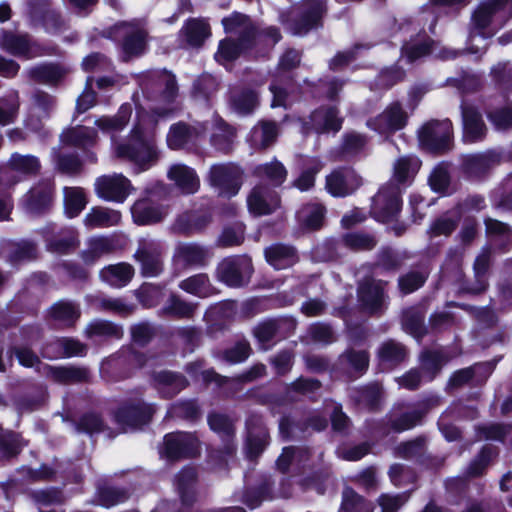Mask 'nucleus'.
Returning a JSON list of instances; mask_svg holds the SVG:
<instances>
[{"label": "nucleus", "instance_id": "46", "mask_svg": "<svg viewBox=\"0 0 512 512\" xmlns=\"http://www.w3.org/2000/svg\"><path fill=\"white\" fill-rule=\"evenodd\" d=\"M265 257L276 270L286 269L297 262L294 248L283 244H274L268 247L265 250Z\"/></svg>", "mask_w": 512, "mask_h": 512}, {"label": "nucleus", "instance_id": "47", "mask_svg": "<svg viewBox=\"0 0 512 512\" xmlns=\"http://www.w3.org/2000/svg\"><path fill=\"white\" fill-rule=\"evenodd\" d=\"M196 308V303L186 301L179 295L172 293L161 308L160 315L176 319H190Z\"/></svg>", "mask_w": 512, "mask_h": 512}, {"label": "nucleus", "instance_id": "28", "mask_svg": "<svg viewBox=\"0 0 512 512\" xmlns=\"http://www.w3.org/2000/svg\"><path fill=\"white\" fill-rule=\"evenodd\" d=\"M362 183L360 176L350 168L333 171L326 178L327 191L336 197H345L353 193Z\"/></svg>", "mask_w": 512, "mask_h": 512}, {"label": "nucleus", "instance_id": "7", "mask_svg": "<svg viewBox=\"0 0 512 512\" xmlns=\"http://www.w3.org/2000/svg\"><path fill=\"white\" fill-rule=\"evenodd\" d=\"M325 12L326 5L322 0H304L299 6L293 7L291 10V21L281 16V22L286 25L292 34L304 35L312 28L321 25Z\"/></svg>", "mask_w": 512, "mask_h": 512}, {"label": "nucleus", "instance_id": "16", "mask_svg": "<svg viewBox=\"0 0 512 512\" xmlns=\"http://www.w3.org/2000/svg\"><path fill=\"white\" fill-rule=\"evenodd\" d=\"M163 245L160 241L143 238L134 254V258L141 264V272L145 277H156L163 270Z\"/></svg>", "mask_w": 512, "mask_h": 512}, {"label": "nucleus", "instance_id": "31", "mask_svg": "<svg viewBox=\"0 0 512 512\" xmlns=\"http://www.w3.org/2000/svg\"><path fill=\"white\" fill-rule=\"evenodd\" d=\"M167 213V209L154 202L151 197L139 199L131 207L132 219L137 225L158 223L166 217Z\"/></svg>", "mask_w": 512, "mask_h": 512}, {"label": "nucleus", "instance_id": "55", "mask_svg": "<svg viewBox=\"0 0 512 512\" xmlns=\"http://www.w3.org/2000/svg\"><path fill=\"white\" fill-rule=\"evenodd\" d=\"M323 164L318 158L307 157L303 159V168L300 176L293 182V186L300 191H307L314 186L315 175L322 169Z\"/></svg>", "mask_w": 512, "mask_h": 512}, {"label": "nucleus", "instance_id": "30", "mask_svg": "<svg viewBox=\"0 0 512 512\" xmlns=\"http://www.w3.org/2000/svg\"><path fill=\"white\" fill-rule=\"evenodd\" d=\"M211 257L210 250L197 243H179L173 255L176 266L201 267Z\"/></svg>", "mask_w": 512, "mask_h": 512}, {"label": "nucleus", "instance_id": "64", "mask_svg": "<svg viewBox=\"0 0 512 512\" xmlns=\"http://www.w3.org/2000/svg\"><path fill=\"white\" fill-rule=\"evenodd\" d=\"M339 512H373V506L353 489L345 488Z\"/></svg>", "mask_w": 512, "mask_h": 512}, {"label": "nucleus", "instance_id": "20", "mask_svg": "<svg viewBox=\"0 0 512 512\" xmlns=\"http://www.w3.org/2000/svg\"><path fill=\"white\" fill-rule=\"evenodd\" d=\"M152 357H145L144 355L132 350L127 349L121 351L120 354L108 358L101 364L100 373L102 377L108 381H117L127 377L129 374L124 372L119 375H114V371L122 368L124 365L143 367L152 361Z\"/></svg>", "mask_w": 512, "mask_h": 512}, {"label": "nucleus", "instance_id": "5", "mask_svg": "<svg viewBox=\"0 0 512 512\" xmlns=\"http://www.w3.org/2000/svg\"><path fill=\"white\" fill-rule=\"evenodd\" d=\"M394 37L402 42L401 57L412 63L426 55H433L443 60L456 58L461 51L439 47V43L432 40L419 23L404 19L397 24Z\"/></svg>", "mask_w": 512, "mask_h": 512}, {"label": "nucleus", "instance_id": "51", "mask_svg": "<svg viewBox=\"0 0 512 512\" xmlns=\"http://www.w3.org/2000/svg\"><path fill=\"white\" fill-rule=\"evenodd\" d=\"M88 304L97 311H106L126 315L132 312V305L127 304L121 298H110L102 295H88Z\"/></svg>", "mask_w": 512, "mask_h": 512}, {"label": "nucleus", "instance_id": "43", "mask_svg": "<svg viewBox=\"0 0 512 512\" xmlns=\"http://www.w3.org/2000/svg\"><path fill=\"white\" fill-rule=\"evenodd\" d=\"M453 355L447 349L426 350L420 356L421 367L431 381Z\"/></svg>", "mask_w": 512, "mask_h": 512}, {"label": "nucleus", "instance_id": "12", "mask_svg": "<svg viewBox=\"0 0 512 512\" xmlns=\"http://www.w3.org/2000/svg\"><path fill=\"white\" fill-rule=\"evenodd\" d=\"M199 452V440L194 434L188 432L166 434L159 449L160 456L168 460L195 457Z\"/></svg>", "mask_w": 512, "mask_h": 512}, {"label": "nucleus", "instance_id": "58", "mask_svg": "<svg viewBox=\"0 0 512 512\" xmlns=\"http://www.w3.org/2000/svg\"><path fill=\"white\" fill-rule=\"evenodd\" d=\"M8 167L22 175L33 176L39 172L41 164L34 155L13 153L8 161Z\"/></svg>", "mask_w": 512, "mask_h": 512}, {"label": "nucleus", "instance_id": "37", "mask_svg": "<svg viewBox=\"0 0 512 512\" xmlns=\"http://www.w3.org/2000/svg\"><path fill=\"white\" fill-rule=\"evenodd\" d=\"M208 424L214 432H216L225 444V454L227 456L233 455L235 452V445L233 442L234 437V424L232 419L228 416L212 413L208 416Z\"/></svg>", "mask_w": 512, "mask_h": 512}, {"label": "nucleus", "instance_id": "40", "mask_svg": "<svg viewBox=\"0 0 512 512\" xmlns=\"http://www.w3.org/2000/svg\"><path fill=\"white\" fill-rule=\"evenodd\" d=\"M61 142L85 150L96 144L97 132L89 127L76 126L63 131Z\"/></svg>", "mask_w": 512, "mask_h": 512}, {"label": "nucleus", "instance_id": "32", "mask_svg": "<svg viewBox=\"0 0 512 512\" xmlns=\"http://www.w3.org/2000/svg\"><path fill=\"white\" fill-rule=\"evenodd\" d=\"M43 234L47 248L52 252L65 253L79 242L76 231L71 227L57 230L56 225L49 224L44 228Z\"/></svg>", "mask_w": 512, "mask_h": 512}, {"label": "nucleus", "instance_id": "60", "mask_svg": "<svg viewBox=\"0 0 512 512\" xmlns=\"http://www.w3.org/2000/svg\"><path fill=\"white\" fill-rule=\"evenodd\" d=\"M492 370H493V366L491 363H479V364H475L472 367L458 370L451 376V378L448 382V387L449 388L459 387L462 384L468 382L473 377L478 376V375L486 378V377H488V375L491 374Z\"/></svg>", "mask_w": 512, "mask_h": 512}, {"label": "nucleus", "instance_id": "18", "mask_svg": "<svg viewBox=\"0 0 512 512\" xmlns=\"http://www.w3.org/2000/svg\"><path fill=\"white\" fill-rule=\"evenodd\" d=\"M210 132V144L218 152L228 154L232 151L237 132L236 128L228 124L217 113L213 112L210 119L202 122Z\"/></svg>", "mask_w": 512, "mask_h": 512}, {"label": "nucleus", "instance_id": "44", "mask_svg": "<svg viewBox=\"0 0 512 512\" xmlns=\"http://www.w3.org/2000/svg\"><path fill=\"white\" fill-rule=\"evenodd\" d=\"M377 357L382 370L391 369L404 361L406 349L401 343L388 340L379 347Z\"/></svg>", "mask_w": 512, "mask_h": 512}, {"label": "nucleus", "instance_id": "4", "mask_svg": "<svg viewBox=\"0 0 512 512\" xmlns=\"http://www.w3.org/2000/svg\"><path fill=\"white\" fill-rule=\"evenodd\" d=\"M512 18V0H482L471 14L465 51L482 54L492 38Z\"/></svg>", "mask_w": 512, "mask_h": 512}, {"label": "nucleus", "instance_id": "38", "mask_svg": "<svg viewBox=\"0 0 512 512\" xmlns=\"http://www.w3.org/2000/svg\"><path fill=\"white\" fill-rule=\"evenodd\" d=\"M134 276V268L126 262L108 265L100 271L103 282L114 288L125 287Z\"/></svg>", "mask_w": 512, "mask_h": 512}, {"label": "nucleus", "instance_id": "49", "mask_svg": "<svg viewBox=\"0 0 512 512\" xmlns=\"http://www.w3.org/2000/svg\"><path fill=\"white\" fill-rule=\"evenodd\" d=\"M253 173L257 178L267 180L274 187L281 186L288 174L285 166L276 158L271 162L256 166Z\"/></svg>", "mask_w": 512, "mask_h": 512}, {"label": "nucleus", "instance_id": "59", "mask_svg": "<svg viewBox=\"0 0 512 512\" xmlns=\"http://www.w3.org/2000/svg\"><path fill=\"white\" fill-rule=\"evenodd\" d=\"M280 327V320L266 319L257 324L253 329V335L256 338L260 349L268 350L273 345L274 337Z\"/></svg>", "mask_w": 512, "mask_h": 512}, {"label": "nucleus", "instance_id": "45", "mask_svg": "<svg viewBox=\"0 0 512 512\" xmlns=\"http://www.w3.org/2000/svg\"><path fill=\"white\" fill-rule=\"evenodd\" d=\"M278 136V127L274 122L261 121L255 125L248 137V141L255 149H264L275 142Z\"/></svg>", "mask_w": 512, "mask_h": 512}, {"label": "nucleus", "instance_id": "61", "mask_svg": "<svg viewBox=\"0 0 512 512\" xmlns=\"http://www.w3.org/2000/svg\"><path fill=\"white\" fill-rule=\"evenodd\" d=\"M87 204L86 194L82 188L64 189V208L69 218L78 216Z\"/></svg>", "mask_w": 512, "mask_h": 512}, {"label": "nucleus", "instance_id": "25", "mask_svg": "<svg viewBox=\"0 0 512 512\" xmlns=\"http://www.w3.org/2000/svg\"><path fill=\"white\" fill-rule=\"evenodd\" d=\"M463 141L473 144L481 142L486 137L487 127L479 110L462 101L461 103Z\"/></svg>", "mask_w": 512, "mask_h": 512}, {"label": "nucleus", "instance_id": "62", "mask_svg": "<svg viewBox=\"0 0 512 512\" xmlns=\"http://www.w3.org/2000/svg\"><path fill=\"white\" fill-rule=\"evenodd\" d=\"M66 73L65 69L55 64H41L31 68L29 77L45 84H56Z\"/></svg>", "mask_w": 512, "mask_h": 512}, {"label": "nucleus", "instance_id": "3", "mask_svg": "<svg viewBox=\"0 0 512 512\" xmlns=\"http://www.w3.org/2000/svg\"><path fill=\"white\" fill-rule=\"evenodd\" d=\"M420 166V159L414 155L401 156L394 162L391 180L379 189L372 200L371 214L377 221L385 223L398 215L402 206V190L412 184Z\"/></svg>", "mask_w": 512, "mask_h": 512}, {"label": "nucleus", "instance_id": "41", "mask_svg": "<svg viewBox=\"0 0 512 512\" xmlns=\"http://www.w3.org/2000/svg\"><path fill=\"white\" fill-rule=\"evenodd\" d=\"M154 385L163 397L171 398L186 387L187 381L180 374L160 371L154 375Z\"/></svg>", "mask_w": 512, "mask_h": 512}, {"label": "nucleus", "instance_id": "24", "mask_svg": "<svg viewBox=\"0 0 512 512\" xmlns=\"http://www.w3.org/2000/svg\"><path fill=\"white\" fill-rule=\"evenodd\" d=\"M342 127V118L338 116V111L334 107H321L309 117L308 121L303 123V133L315 132L317 134L336 133Z\"/></svg>", "mask_w": 512, "mask_h": 512}, {"label": "nucleus", "instance_id": "35", "mask_svg": "<svg viewBox=\"0 0 512 512\" xmlns=\"http://www.w3.org/2000/svg\"><path fill=\"white\" fill-rule=\"evenodd\" d=\"M85 352V346L77 340L62 338L57 339L42 349V356L48 359L80 356Z\"/></svg>", "mask_w": 512, "mask_h": 512}, {"label": "nucleus", "instance_id": "29", "mask_svg": "<svg viewBox=\"0 0 512 512\" xmlns=\"http://www.w3.org/2000/svg\"><path fill=\"white\" fill-rule=\"evenodd\" d=\"M437 401L435 399L422 402L417 409L412 411H404L400 405L395 406L388 417L390 429L394 432H403L415 427L420 423L428 407Z\"/></svg>", "mask_w": 512, "mask_h": 512}, {"label": "nucleus", "instance_id": "26", "mask_svg": "<svg viewBox=\"0 0 512 512\" xmlns=\"http://www.w3.org/2000/svg\"><path fill=\"white\" fill-rule=\"evenodd\" d=\"M502 156L496 150L467 154L462 157L464 172L471 178H481L501 163Z\"/></svg>", "mask_w": 512, "mask_h": 512}, {"label": "nucleus", "instance_id": "11", "mask_svg": "<svg viewBox=\"0 0 512 512\" xmlns=\"http://www.w3.org/2000/svg\"><path fill=\"white\" fill-rule=\"evenodd\" d=\"M453 125L449 119L432 120L425 123L418 131L420 145L431 152H443L450 148Z\"/></svg>", "mask_w": 512, "mask_h": 512}, {"label": "nucleus", "instance_id": "22", "mask_svg": "<svg viewBox=\"0 0 512 512\" xmlns=\"http://www.w3.org/2000/svg\"><path fill=\"white\" fill-rule=\"evenodd\" d=\"M249 212L254 216H262L273 213L280 206L278 193L264 184L253 187L247 197Z\"/></svg>", "mask_w": 512, "mask_h": 512}, {"label": "nucleus", "instance_id": "14", "mask_svg": "<svg viewBox=\"0 0 512 512\" xmlns=\"http://www.w3.org/2000/svg\"><path fill=\"white\" fill-rule=\"evenodd\" d=\"M409 115L399 102L389 104L381 114L367 121L369 129L380 135H391L402 130L407 122Z\"/></svg>", "mask_w": 512, "mask_h": 512}, {"label": "nucleus", "instance_id": "27", "mask_svg": "<svg viewBox=\"0 0 512 512\" xmlns=\"http://www.w3.org/2000/svg\"><path fill=\"white\" fill-rule=\"evenodd\" d=\"M384 283L367 278L360 282L358 287V298L365 310L370 313L382 312L386 305Z\"/></svg>", "mask_w": 512, "mask_h": 512}, {"label": "nucleus", "instance_id": "56", "mask_svg": "<svg viewBox=\"0 0 512 512\" xmlns=\"http://www.w3.org/2000/svg\"><path fill=\"white\" fill-rule=\"evenodd\" d=\"M324 215V206L319 203H311L303 206L297 212V219L307 229H318L322 226Z\"/></svg>", "mask_w": 512, "mask_h": 512}, {"label": "nucleus", "instance_id": "39", "mask_svg": "<svg viewBox=\"0 0 512 512\" xmlns=\"http://www.w3.org/2000/svg\"><path fill=\"white\" fill-rule=\"evenodd\" d=\"M178 287L184 292L198 298H208L218 294L217 288L213 286L205 273L192 275L179 282Z\"/></svg>", "mask_w": 512, "mask_h": 512}, {"label": "nucleus", "instance_id": "1", "mask_svg": "<svg viewBox=\"0 0 512 512\" xmlns=\"http://www.w3.org/2000/svg\"><path fill=\"white\" fill-rule=\"evenodd\" d=\"M133 102L136 108V120L126 139H118L117 134L125 129L131 115L132 106L124 103L114 116H102L95 120L96 127L111 138L113 154L120 159L133 163L138 171L148 170L159 159V150L153 136L144 131L148 116L140 102L139 93H134Z\"/></svg>", "mask_w": 512, "mask_h": 512}, {"label": "nucleus", "instance_id": "21", "mask_svg": "<svg viewBox=\"0 0 512 512\" xmlns=\"http://www.w3.org/2000/svg\"><path fill=\"white\" fill-rule=\"evenodd\" d=\"M115 35L122 37L126 57L138 56L145 51L147 33L140 22H122L115 26Z\"/></svg>", "mask_w": 512, "mask_h": 512}, {"label": "nucleus", "instance_id": "23", "mask_svg": "<svg viewBox=\"0 0 512 512\" xmlns=\"http://www.w3.org/2000/svg\"><path fill=\"white\" fill-rule=\"evenodd\" d=\"M0 47L6 52L25 59L39 57L45 54L44 49L37 43L31 42L27 35L5 31L0 38Z\"/></svg>", "mask_w": 512, "mask_h": 512}, {"label": "nucleus", "instance_id": "36", "mask_svg": "<svg viewBox=\"0 0 512 512\" xmlns=\"http://www.w3.org/2000/svg\"><path fill=\"white\" fill-rule=\"evenodd\" d=\"M486 235L494 248L506 250L512 245V228L493 218L485 219Z\"/></svg>", "mask_w": 512, "mask_h": 512}, {"label": "nucleus", "instance_id": "63", "mask_svg": "<svg viewBox=\"0 0 512 512\" xmlns=\"http://www.w3.org/2000/svg\"><path fill=\"white\" fill-rule=\"evenodd\" d=\"M209 222L206 215L186 212L180 215L174 223V230L184 234H191L202 230Z\"/></svg>", "mask_w": 512, "mask_h": 512}, {"label": "nucleus", "instance_id": "8", "mask_svg": "<svg viewBox=\"0 0 512 512\" xmlns=\"http://www.w3.org/2000/svg\"><path fill=\"white\" fill-rule=\"evenodd\" d=\"M15 356L19 363L28 368L35 367L37 371L50 376L52 379L58 382H81L87 380L89 372L86 368L77 367H52L43 366L37 357L29 348H16Z\"/></svg>", "mask_w": 512, "mask_h": 512}, {"label": "nucleus", "instance_id": "2", "mask_svg": "<svg viewBox=\"0 0 512 512\" xmlns=\"http://www.w3.org/2000/svg\"><path fill=\"white\" fill-rule=\"evenodd\" d=\"M226 33L237 36V42L225 39L220 42L215 59L222 65L235 60L243 51L250 49L253 45L264 43L273 47L280 39L281 34L275 27H267L258 30L249 17L241 13H233L222 20Z\"/></svg>", "mask_w": 512, "mask_h": 512}, {"label": "nucleus", "instance_id": "9", "mask_svg": "<svg viewBox=\"0 0 512 512\" xmlns=\"http://www.w3.org/2000/svg\"><path fill=\"white\" fill-rule=\"evenodd\" d=\"M252 273V261L246 255L226 257L216 268L217 280L231 288L246 286L251 279Z\"/></svg>", "mask_w": 512, "mask_h": 512}, {"label": "nucleus", "instance_id": "34", "mask_svg": "<svg viewBox=\"0 0 512 512\" xmlns=\"http://www.w3.org/2000/svg\"><path fill=\"white\" fill-rule=\"evenodd\" d=\"M246 454L250 459L259 456L268 444V431L260 418L251 417L247 421Z\"/></svg>", "mask_w": 512, "mask_h": 512}, {"label": "nucleus", "instance_id": "17", "mask_svg": "<svg viewBox=\"0 0 512 512\" xmlns=\"http://www.w3.org/2000/svg\"><path fill=\"white\" fill-rule=\"evenodd\" d=\"M152 405L141 400L123 404L115 413V420L124 432L147 424L154 414Z\"/></svg>", "mask_w": 512, "mask_h": 512}, {"label": "nucleus", "instance_id": "19", "mask_svg": "<svg viewBox=\"0 0 512 512\" xmlns=\"http://www.w3.org/2000/svg\"><path fill=\"white\" fill-rule=\"evenodd\" d=\"M207 132V127L202 122L193 125L178 122L173 124L167 134V145L172 150L191 149L195 147L199 139Z\"/></svg>", "mask_w": 512, "mask_h": 512}, {"label": "nucleus", "instance_id": "54", "mask_svg": "<svg viewBox=\"0 0 512 512\" xmlns=\"http://www.w3.org/2000/svg\"><path fill=\"white\" fill-rule=\"evenodd\" d=\"M232 109L241 115L251 113L258 104V96L251 89H234L231 95Z\"/></svg>", "mask_w": 512, "mask_h": 512}, {"label": "nucleus", "instance_id": "15", "mask_svg": "<svg viewBox=\"0 0 512 512\" xmlns=\"http://www.w3.org/2000/svg\"><path fill=\"white\" fill-rule=\"evenodd\" d=\"M133 190L130 180L123 174L103 175L95 181L97 196L105 201L123 203Z\"/></svg>", "mask_w": 512, "mask_h": 512}, {"label": "nucleus", "instance_id": "53", "mask_svg": "<svg viewBox=\"0 0 512 512\" xmlns=\"http://www.w3.org/2000/svg\"><path fill=\"white\" fill-rule=\"evenodd\" d=\"M80 309L71 301L61 300L50 309V316L63 326L73 325L80 317Z\"/></svg>", "mask_w": 512, "mask_h": 512}, {"label": "nucleus", "instance_id": "10", "mask_svg": "<svg viewBox=\"0 0 512 512\" xmlns=\"http://www.w3.org/2000/svg\"><path fill=\"white\" fill-rule=\"evenodd\" d=\"M208 180L219 196L231 198L242 186L243 171L234 163L215 164L209 170Z\"/></svg>", "mask_w": 512, "mask_h": 512}, {"label": "nucleus", "instance_id": "6", "mask_svg": "<svg viewBox=\"0 0 512 512\" xmlns=\"http://www.w3.org/2000/svg\"><path fill=\"white\" fill-rule=\"evenodd\" d=\"M139 86L143 97L152 100L159 96L163 102V105L151 108L153 121L170 118L181 110V105L176 101L178 93L176 78L167 70H153L142 74Z\"/></svg>", "mask_w": 512, "mask_h": 512}, {"label": "nucleus", "instance_id": "48", "mask_svg": "<svg viewBox=\"0 0 512 512\" xmlns=\"http://www.w3.org/2000/svg\"><path fill=\"white\" fill-rule=\"evenodd\" d=\"M114 249L115 243L112 237L94 236L87 240V248L82 252V259L86 264H93Z\"/></svg>", "mask_w": 512, "mask_h": 512}, {"label": "nucleus", "instance_id": "33", "mask_svg": "<svg viewBox=\"0 0 512 512\" xmlns=\"http://www.w3.org/2000/svg\"><path fill=\"white\" fill-rule=\"evenodd\" d=\"M167 177L183 194H194L200 187L195 170L182 163L171 165L167 171Z\"/></svg>", "mask_w": 512, "mask_h": 512}, {"label": "nucleus", "instance_id": "50", "mask_svg": "<svg viewBox=\"0 0 512 512\" xmlns=\"http://www.w3.org/2000/svg\"><path fill=\"white\" fill-rule=\"evenodd\" d=\"M196 470L194 467H184L176 476L174 485L183 504L188 505L194 499Z\"/></svg>", "mask_w": 512, "mask_h": 512}, {"label": "nucleus", "instance_id": "52", "mask_svg": "<svg viewBox=\"0 0 512 512\" xmlns=\"http://www.w3.org/2000/svg\"><path fill=\"white\" fill-rule=\"evenodd\" d=\"M461 213L458 209L448 211L436 218L428 229L429 237L439 236L448 237L457 227L460 221Z\"/></svg>", "mask_w": 512, "mask_h": 512}, {"label": "nucleus", "instance_id": "42", "mask_svg": "<svg viewBox=\"0 0 512 512\" xmlns=\"http://www.w3.org/2000/svg\"><path fill=\"white\" fill-rule=\"evenodd\" d=\"M120 221L119 211L106 207H94L86 214L84 225L89 229L107 228L118 225Z\"/></svg>", "mask_w": 512, "mask_h": 512}, {"label": "nucleus", "instance_id": "57", "mask_svg": "<svg viewBox=\"0 0 512 512\" xmlns=\"http://www.w3.org/2000/svg\"><path fill=\"white\" fill-rule=\"evenodd\" d=\"M494 207L512 210V171L507 173L491 194Z\"/></svg>", "mask_w": 512, "mask_h": 512}, {"label": "nucleus", "instance_id": "13", "mask_svg": "<svg viewBox=\"0 0 512 512\" xmlns=\"http://www.w3.org/2000/svg\"><path fill=\"white\" fill-rule=\"evenodd\" d=\"M54 183L52 179H43L33 185L23 195L20 206L25 213L31 216H38L46 213L54 200Z\"/></svg>", "mask_w": 512, "mask_h": 512}]
</instances>
